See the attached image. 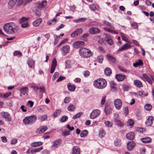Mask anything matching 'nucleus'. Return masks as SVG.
I'll use <instances>...</instances> for the list:
<instances>
[{
	"label": "nucleus",
	"mask_w": 154,
	"mask_h": 154,
	"mask_svg": "<svg viewBox=\"0 0 154 154\" xmlns=\"http://www.w3.org/2000/svg\"><path fill=\"white\" fill-rule=\"evenodd\" d=\"M61 112V110L57 109L54 113L53 114V116L54 117H56L57 116H59Z\"/></svg>",
	"instance_id": "c03bdc74"
},
{
	"label": "nucleus",
	"mask_w": 154,
	"mask_h": 154,
	"mask_svg": "<svg viewBox=\"0 0 154 154\" xmlns=\"http://www.w3.org/2000/svg\"><path fill=\"white\" fill-rule=\"evenodd\" d=\"M8 4L9 8H12L15 5L16 3L13 0H9Z\"/></svg>",
	"instance_id": "2f4dec72"
},
{
	"label": "nucleus",
	"mask_w": 154,
	"mask_h": 154,
	"mask_svg": "<svg viewBox=\"0 0 154 154\" xmlns=\"http://www.w3.org/2000/svg\"><path fill=\"white\" fill-rule=\"evenodd\" d=\"M105 125L107 127L109 128L112 127L113 125L112 122L109 121H107L104 122Z\"/></svg>",
	"instance_id": "a18cd8bd"
},
{
	"label": "nucleus",
	"mask_w": 154,
	"mask_h": 154,
	"mask_svg": "<svg viewBox=\"0 0 154 154\" xmlns=\"http://www.w3.org/2000/svg\"><path fill=\"white\" fill-rule=\"evenodd\" d=\"M61 140L59 139L54 141L52 143V145L51 146V148L53 149H54L56 148H58L60 146L61 143Z\"/></svg>",
	"instance_id": "1a4fd4ad"
},
{
	"label": "nucleus",
	"mask_w": 154,
	"mask_h": 154,
	"mask_svg": "<svg viewBox=\"0 0 154 154\" xmlns=\"http://www.w3.org/2000/svg\"><path fill=\"white\" fill-rule=\"evenodd\" d=\"M120 34L122 40L125 42H128V39L127 37V35L122 32H121Z\"/></svg>",
	"instance_id": "72a5a7b5"
},
{
	"label": "nucleus",
	"mask_w": 154,
	"mask_h": 154,
	"mask_svg": "<svg viewBox=\"0 0 154 154\" xmlns=\"http://www.w3.org/2000/svg\"><path fill=\"white\" fill-rule=\"evenodd\" d=\"M19 91L21 94L25 95L28 92L29 88L28 87H25L20 89Z\"/></svg>",
	"instance_id": "412c9836"
},
{
	"label": "nucleus",
	"mask_w": 154,
	"mask_h": 154,
	"mask_svg": "<svg viewBox=\"0 0 154 154\" xmlns=\"http://www.w3.org/2000/svg\"><path fill=\"white\" fill-rule=\"evenodd\" d=\"M47 118V116L46 115H44L39 116L38 119L40 122H42L46 120Z\"/></svg>",
	"instance_id": "f704fd0d"
},
{
	"label": "nucleus",
	"mask_w": 154,
	"mask_h": 154,
	"mask_svg": "<svg viewBox=\"0 0 154 154\" xmlns=\"http://www.w3.org/2000/svg\"><path fill=\"white\" fill-rule=\"evenodd\" d=\"M48 129L46 126H41L38 128L36 131V132L38 134H42L45 132Z\"/></svg>",
	"instance_id": "ddd939ff"
},
{
	"label": "nucleus",
	"mask_w": 154,
	"mask_h": 154,
	"mask_svg": "<svg viewBox=\"0 0 154 154\" xmlns=\"http://www.w3.org/2000/svg\"><path fill=\"white\" fill-rule=\"evenodd\" d=\"M29 66L30 67H32L34 65V63L32 59H28L27 61Z\"/></svg>",
	"instance_id": "4c0bfd02"
},
{
	"label": "nucleus",
	"mask_w": 154,
	"mask_h": 154,
	"mask_svg": "<svg viewBox=\"0 0 154 154\" xmlns=\"http://www.w3.org/2000/svg\"><path fill=\"white\" fill-rule=\"evenodd\" d=\"M20 108L23 112H26L27 111V108L24 105H22L20 107Z\"/></svg>",
	"instance_id": "338daca9"
},
{
	"label": "nucleus",
	"mask_w": 154,
	"mask_h": 154,
	"mask_svg": "<svg viewBox=\"0 0 154 154\" xmlns=\"http://www.w3.org/2000/svg\"><path fill=\"white\" fill-rule=\"evenodd\" d=\"M42 144V143L40 142H36L32 143L31 146L32 147H36L41 146Z\"/></svg>",
	"instance_id": "e433bc0d"
},
{
	"label": "nucleus",
	"mask_w": 154,
	"mask_h": 154,
	"mask_svg": "<svg viewBox=\"0 0 154 154\" xmlns=\"http://www.w3.org/2000/svg\"><path fill=\"white\" fill-rule=\"evenodd\" d=\"M127 123L128 126L132 127L133 125L134 124V122L132 119H130L128 120Z\"/></svg>",
	"instance_id": "09e8293b"
},
{
	"label": "nucleus",
	"mask_w": 154,
	"mask_h": 154,
	"mask_svg": "<svg viewBox=\"0 0 154 154\" xmlns=\"http://www.w3.org/2000/svg\"><path fill=\"white\" fill-rule=\"evenodd\" d=\"M42 19L40 18L36 20L33 22V25L35 26H38L42 23Z\"/></svg>",
	"instance_id": "bb28decb"
},
{
	"label": "nucleus",
	"mask_w": 154,
	"mask_h": 154,
	"mask_svg": "<svg viewBox=\"0 0 154 154\" xmlns=\"http://www.w3.org/2000/svg\"><path fill=\"white\" fill-rule=\"evenodd\" d=\"M33 105V102L31 101H29L27 103V105L28 106H29L30 107H32Z\"/></svg>",
	"instance_id": "69168bd1"
},
{
	"label": "nucleus",
	"mask_w": 154,
	"mask_h": 154,
	"mask_svg": "<svg viewBox=\"0 0 154 154\" xmlns=\"http://www.w3.org/2000/svg\"><path fill=\"white\" fill-rule=\"evenodd\" d=\"M103 23L105 24V25H106L107 26H109L113 29L114 28L113 26L110 23L106 21H103Z\"/></svg>",
	"instance_id": "3c124183"
},
{
	"label": "nucleus",
	"mask_w": 154,
	"mask_h": 154,
	"mask_svg": "<svg viewBox=\"0 0 154 154\" xmlns=\"http://www.w3.org/2000/svg\"><path fill=\"white\" fill-rule=\"evenodd\" d=\"M80 55L84 58H88L92 56L93 53L89 49L85 48H81L79 51Z\"/></svg>",
	"instance_id": "20e7f679"
},
{
	"label": "nucleus",
	"mask_w": 154,
	"mask_h": 154,
	"mask_svg": "<svg viewBox=\"0 0 154 154\" xmlns=\"http://www.w3.org/2000/svg\"><path fill=\"white\" fill-rule=\"evenodd\" d=\"M67 87L69 90L72 91H74L76 88L75 85H71L70 83L68 84Z\"/></svg>",
	"instance_id": "c756f323"
},
{
	"label": "nucleus",
	"mask_w": 154,
	"mask_h": 154,
	"mask_svg": "<svg viewBox=\"0 0 154 154\" xmlns=\"http://www.w3.org/2000/svg\"><path fill=\"white\" fill-rule=\"evenodd\" d=\"M140 140L142 142L145 143H150L152 141L151 138L149 137L141 138Z\"/></svg>",
	"instance_id": "393cba45"
},
{
	"label": "nucleus",
	"mask_w": 154,
	"mask_h": 154,
	"mask_svg": "<svg viewBox=\"0 0 154 154\" xmlns=\"http://www.w3.org/2000/svg\"><path fill=\"white\" fill-rule=\"evenodd\" d=\"M68 117L66 116H62L60 119V121L61 122H64L68 119Z\"/></svg>",
	"instance_id": "de8ad7c7"
},
{
	"label": "nucleus",
	"mask_w": 154,
	"mask_h": 154,
	"mask_svg": "<svg viewBox=\"0 0 154 154\" xmlns=\"http://www.w3.org/2000/svg\"><path fill=\"white\" fill-rule=\"evenodd\" d=\"M106 41L108 44L110 45H112L113 44L112 40L110 38L106 37Z\"/></svg>",
	"instance_id": "49530a36"
},
{
	"label": "nucleus",
	"mask_w": 154,
	"mask_h": 154,
	"mask_svg": "<svg viewBox=\"0 0 154 154\" xmlns=\"http://www.w3.org/2000/svg\"><path fill=\"white\" fill-rule=\"evenodd\" d=\"M134 84L138 87L140 88L143 87L142 83L138 80H135L134 81Z\"/></svg>",
	"instance_id": "c85d7f7f"
},
{
	"label": "nucleus",
	"mask_w": 154,
	"mask_h": 154,
	"mask_svg": "<svg viewBox=\"0 0 154 154\" xmlns=\"http://www.w3.org/2000/svg\"><path fill=\"white\" fill-rule=\"evenodd\" d=\"M29 26V23L28 22H26L21 24V26L23 28H26Z\"/></svg>",
	"instance_id": "13d9d810"
},
{
	"label": "nucleus",
	"mask_w": 154,
	"mask_h": 154,
	"mask_svg": "<svg viewBox=\"0 0 154 154\" xmlns=\"http://www.w3.org/2000/svg\"><path fill=\"white\" fill-rule=\"evenodd\" d=\"M3 29L6 32L12 34L17 32L19 29L14 23L11 22L5 23Z\"/></svg>",
	"instance_id": "f257e3e1"
},
{
	"label": "nucleus",
	"mask_w": 154,
	"mask_h": 154,
	"mask_svg": "<svg viewBox=\"0 0 154 154\" xmlns=\"http://www.w3.org/2000/svg\"><path fill=\"white\" fill-rule=\"evenodd\" d=\"M103 60V57L102 55H100L97 57V60L100 63H102Z\"/></svg>",
	"instance_id": "37998d69"
},
{
	"label": "nucleus",
	"mask_w": 154,
	"mask_h": 154,
	"mask_svg": "<svg viewBox=\"0 0 154 154\" xmlns=\"http://www.w3.org/2000/svg\"><path fill=\"white\" fill-rule=\"evenodd\" d=\"M100 111L98 109H96L93 110L90 114V118L94 119L97 117L100 114Z\"/></svg>",
	"instance_id": "423d86ee"
},
{
	"label": "nucleus",
	"mask_w": 154,
	"mask_h": 154,
	"mask_svg": "<svg viewBox=\"0 0 154 154\" xmlns=\"http://www.w3.org/2000/svg\"><path fill=\"white\" fill-rule=\"evenodd\" d=\"M140 153L141 154H144L145 153L146 149L144 147H143L140 149Z\"/></svg>",
	"instance_id": "774afa93"
},
{
	"label": "nucleus",
	"mask_w": 154,
	"mask_h": 154,
	"mask_svg": "<svg viewBox=\"0 0 154 154\" xmlns=\"http://www.w3.org/2000/svg\"><path fill=\"white\" fill-rule=\"evenodd\" d=\"M145 129L142 128H137V131L143 133L145 131Z\"/></svg>",
	"instance_id": "603ef678"
},
{
	"label": "nucleus",
	"mask_w": 154,
	"mask_h": 154,
	"mask_svg": "<svg viewBox=\"0 0 154 154\" xmlns=\"http://www.w3.org/2000/svg\"><path fill=\"white\" fill-rule=\"evenodd\" d=\"M106 96H104L102 97L101 102V105L103 106L106 102Z\"/></svg>",
	"instance_id": "5fc2aeb1"
},
{
	"label": "nucleus",
	"mask_w": 154,
	"mask_h": 154,
	"mask_svg": "<svg viewBox=\"0 0 154 154\" xmlns=\"http://www.w3.org/2000/svg\"><path fill=\"white\" fill-rule=\"evenodd\" d=\"M131 46L130 44L128 43H126L122 45L121 47L119 49V50L123 51L124 50H127L131 48Z\"/></svg>",
	"instance_id": "b1692460"
},
{
	"label": "nucleus",
	"mask_w": 154,
	"mask_h": 154,
	"mask_svg": "<svg viewBox=\"0 0 154 154\" xmlns=\"http://www.w3.org/2000/svg\"><path fill=\"white\" fill-rule=\"evenodd\" d=\"M81 115L82 113H81L80 112H79L75 115L73 117V119H75L79 118L81 116Z\"/></svg>",
	"instance_id": "0e129e2a"
},
{
	"label": "nucleus",
	"mask_w": 154,
	"mask_h": 154,
	"mask_svg": "<svg viewBox=\"0 0 154 154\" xmlns=\"http://www.w3.org/2000/svg\"><path fill=\"white\" fill-rule=\"evenodd\" d=\"M70 47L68 45H65L63 46L61 49L62 52V54L63 56H65L69 51Z\"/></svg>",
	"instance_id": "9b49d317"
},
{
	"label": "nucleus",
	"mask_w": 154,
	"mask_h": 154,
	"mask_svg": "<svg viewBox=\"0 0 154 154\" xmlns=\"http://www.w3.org/2000/svg\"><path fill=\"white\" fill-rule=\"evenodd\" d=\"M144 108L146 110L149 111L151 109L152 106L149 104H146L144 106Z\"/></svg>",
	"instance_id": "8fccbe9b"
},
{
	"label": "nucleus",
	"mask_w": 154,
	"mask_h": 154,
	"mask_svg": "<svg viewBox=\"0 0 154 154\" xmlns=\"http://www.w3.org/2000/svg\"><path fill=\"white\" fill-rule=\"evenodd\" d=\"M39 89L40 91L42 93H45V87H40L39 88Z\"/></svg>",
	"instance_id": "680f3d73"
},
{
	"label": "nucleus",
	"mask_w": 154,
	"mask_h": 154,
	"mask_svg": "<svg viewBox=\"0 0 154 154\" xmlns=\"http://www.w3.org/2000/svg\"><path fill=\"white\" fill-rule=\"evenodd\" d=\"M47 2L43 1L37 2L33 9V11L35 15L39 17L41 15V11L42 9L46 8Z\"/></svg>",
	"instance_id": "f03ea898"
},
{
	"label": "nucleus",
	"mask_w": 154,
	"mask_h": 154,
	"mask_svg": "<svg viewBox=\"0 0 154 154\" xmlns=\"http://www.w3.org/2000/svg\"><path fill=\"white\" fill-rule=\"evenodd\" d=\"M114 143L115 145L116 146H119L121 144L120 140L117 138L114 140Z\"/></svg>",
	"instance_id": "a19ab883"
},
{
	"label": "nucleus",
	"mask_w": 154,
	"mask_h": 154,
	"mask_svg": "<svg viewBox=\"0 0 154 154\" xmlns=\"http://www.w3.org/2000/svg\"><path fill=\"white\" fill-rule=\"evenodd\" d=\"M114 122L118 126L120 127H123L124 125L123 123L120 120L118 119H116L114 120Z\"/></svg>",
	"instance_id": "a878e982"
},
{
	"label": "nucleus",
	"mask_w": 154,
	"mask_h": 154,
	"mask_svg": "<svg viewBox=\"0 0 154 154\" xmlns=\"http://www.w3.org/2000/svg\"><path fill=\"white\" fill-rule=\"evenodd\" d=\"M142 75L143 77L149 84L151 85L152 84V80H153V79L152 76L149 77L147 75L145 74H143Z\"/></svg>",
	"instance_id": "a211bd4d"
},
{
	"label": "nucleus",
	"mask_w": 154,
	"mask_h": 154,
	"mask_svg": "<svg viewBox=\"0 0 154 154\" xmlns=\"http://www.w3.org/2000/svg\"><path fill=\"white\" fill-rule=\"evenodd\" d=\"M89 32L91 34H95L100 32V30L97 28L92 27L89 29Z\"/></svg>",
	"instance_id": "dca6fc26"
},
{
	"label": "nucleus",
	"mask_w": 154,
	"mask_h": 154,
	"mask_svg": "<svg viewBox=\"0 0 154 154\" xmlns=\"http://www.w3.org/2000/svg\"><path fill=\"white\" fill-rule=\"evenodd\" d=\"M135 146V143L134 141L128 142L127 144V148L128 149L131 150L133 149Z\"/></svg>",
	"instance_id": "f3484780"
},
{
	"label": "nucleus",
	"mask_w": 154,
	"mask_h": 154,
	"mask_svg": "<svg viewBox=\"0 0 154 154\" xmlns=\"http://www.w3.org/2000/svg\"><path fill=\"white\" fill-rule=\"evenodd\" d=\"M94 86L97 88L102 89L105 88L107 85V82L104 79L99 78L93 82Z\"/></svg>",
	"instance_id": "7ed1b4c3"
},
{
	"label": "nucleus",
	"mask_w": 154,
	"mask_h": 154,
	"mask_svg": "<svg viewBox=\"0 0 154 154\" xmlns=\"http://www.w3.org/2000/svg\"><path fill=\"white\" fill-rule=\"evenodd\" d=\"M11 94L12 93L11 92H9L4 94L0 93V97L3 98H6L11 95Z\"/></svg>",
	"instance_id": "7c9ffc66"
},
{
	"label": "nucleus",
	"mask_w": 154,
	"mask_h": 154,
	"mask_svg": "<svg viewBox=\"0 0 154 154\" xmlns=\"http://www.w3.org/2000/svg\"><path fill=\"white\" fill-rule=\"evenodd\" d=\"M107 59L112 63H115L116 61V59L114 57L108 54L106 55Z\"/></svg>",
	"instance_id": "4be33fe9"
},
{
	"label": "nucleus",
	"mask_w": 154,
	"mask_h": 154,
	"mask_svg": "<svg viewBox=\"0 0 154 154\" xmlns=\"http://www.w3.org/2000/svg\"><path fill=\"white\" fill-rule=\"evenodd\" d=\"M86 20V18H81L78 20H73V21L74 22L78 23H80L81 22H83L85 21Z\"/></svg>",
	"instance_id": "58836bf2"
},
{
	"label": "nucleus",
	"mask_w": 154,
	"mask_h": 154,
	"mask_svg": "<svg viewBox=\"0 0 154 154\" xmlns=\"http://www.w3.org/2000/svg\"><path fill=\"white\" fill-rule=\"evenodd\" d=\"M85 44L83 41H78L74 42L73 44V47L75 48H79L81 46Z\"/></svg>",
	"instance_id": "2eb2a0df"
},
{
	"label": "nucleus",
	"mask_w": 154,
	"mask_h": 154,
	"mask_svg": "<svg viewBox=\"0 0 154 154\" xmlns=\"http://www.w3.org/2000/svg\"><path fill=\"white\" fill-rule=\"evenodd\" d=\"M57 65V62L55 58H54L53 59L52 63L50 72L52 74L54 72Z\"/></svg>",
	"instance_id": "f8f14e48"
},
{
	"label": "nucleus",
	"mask_w": 154,
	"mask_h": 154,
	"mask_svg": "<svg viewBox=\"0 0 154 154\" xmlns=\"http://www.w3.org/2000/svg\"><path fill=\"white\" fill-rule=\"evenodd\" d=\"M29 18H26L25 17H23L21 18L19 20V22L20 23H23L26 22H27V21L29 20Z\"/></svg>",
	"instance_id": "c9c22d12"
},
{
	"label": "nucleus",
	"mask_w": 154,
	"mask_h": 154,
	"mask_svg": "<svg viewBox=\"0 0 154 154\" xmlns=\"http://www.w3.org/2000/svg\"><path fill=\"white\" fill-rule=\"evenodd\" d=\"M127 138L130 140H133L134 138V135H126Z\"/></svg>",
	"instance_id": "4d7b16f0"
},
{
	"label": "nucleus",
	"mask_w": 154,
	"mask_h": 154,
	"mask_svg": "<svg viewBox=\"0 0 154 154\" xmlns=\"http://www.w3.org/2000/svg\"><path fill=\"white\" fill-rule=\"evenodd\" d=\"M59 75V73L58 72H55L54 73L53 75V77L52 78V79L53 80H54L56 78H57Z\"/></svg>",
	"instance_id": "bf43d9fd"
},
{
	"label": "nucleus",
	"mask_w": 154,
	"mask_h": 154,
	"mask_svg": "<svg viewBox=\"0 0 154 154\" xmlns=\"http://www.w3.org/2000/svg\"><path fill=\"white\" fill-rule=\"evenodd\" d=\"M83 32V29L82 28H78L73 32L70 35L72 37H75L78 35H80Z\"/></svg>",
	"instance_id": "9d476101"
},
{
	"label": "nucleus",
	"mask_w": 154,
	"mask_h": 154,
	"mask_svg": "<svg viewBox=\"0 0 154 154\" xmlns=\"http://www.w3.org/2000/svg\"><path fill=\"white\" fill-rule=\"evenodd\" d=\"M143 64V62L141 60H139L138 61L133 63V66L135 67H137L138 66H140Z\"/></svg>",
	"instance_id": "79ce46f5"
},
{
	"label": "nucleus",
	"mask_w": 154,
	"mask_h": 154,
	"mask_svg": "<svg viewBox=\"0 0 154 154\" xmlns=\"http://www.w3.org/2000/svg\"><path fill=\"white\" fill-rule=\"evenodd\" d=\"M112 72L111 69L109 68H106L104 70V73L107 76H109L111 74Z\"/></svg>",
	"instance_id": "473e14b6"
},
{
	"label": "nucleus",
	"mask_w": 154,
	"mask_h": 154,
	"mask_svg": "<svg viewBox=\"0 0 154 154\" xmlns=\"http://www.w3.org/2000/svg\"><path fill=\"white\" fill-rule=\"evenodd\" d=\"M75 109V106L72 104H70L67 108L68 110L70 111H73Z\"/></svg>",
	"instance_id": "ea45409f"
},
{
	"label": "nucleus",
	"mask_w": 154,
	"mask_h": 154,
	"mask_svg": "<svg viewBox=\"0 0 154 154\" xmlns=\"http://www.w3.org/2000/svg\"><path fill=\"white\" fill-rule=\"evenodd\" d=\"M104 111L106 115H108L112 113V109L109 106L105 104Z\"/></svg>",
	"instance_id": "4468645a"
},
{
	"label": "nucleus",
	"mask_w": 154,
	"mask_h": 154,
	"mask_svg": "<svg viewBox=\"0 0 154 154\" xmlns=\"http://www.w3.org/2000/svg\"><path fill=\"white\" fill-rule=\"evenodd\" d=\"M14 56L19 55L21 56L22 55V53L21 52L19 51H15L14 52Z\"/></svg>",
	"instance_id": "052dcab7"
},
{
	"label": "nucleus",
	"mask_w": 154,
	"mask_h": 154,
	"mask_svg": "<svg viewBox=\"0 0 154 154\" xmlns=\"http://www.w3.org/2000/svg\"><path fill=\"white\" fill-rule=\"evenodd\" d=\"M110 86L111 88H115L116 87V85L113 81H111L110 82Z\"/></svg>",
	"instance_id": "864d4df0"
},
{
	"label": "nucleus",
	"mask_w": 154,
	"mask_h": 154,
	"mask_svg": "<svg viewBox=\"0 0 154 154\" xmlns=\"http://www.w3.org/2000/svg\"><path fill=\"white\" fill-rule=\"evenodd\" d=\"M126 76L125 75H122L120 74H116V78L117 80L119 82L123 81L125 78Z\"/></svg>",
	"instance_id": "5701e85b"
},
{
	"label": "nucleus",
	"mask_w": 154,
	"mask_h": 154,
	"mask_svg": "<svg viewBox=\"0 0 154 154\" xmlns=\"http://www.w3.org/2000/svg\"><path fill=\"white\" fill-rule=\"evenodd\" d=\"M37 119L35 116L33 115L26 117L23 120L25 124L31 125Z\"/></svg>",
	"instance_id": "39448f33"
},
{
	"label": "nucleus",
	"mask_w": 154,
	"mask_h": 154,
	"mask_svg": "<svg viewBox=\"0 0 154 154\" xmlns=\"http://www.w3.org/2000/svg\"><path fill=\"white\" fill-rule=\"evenodd\" d=\"M153 118L152 116H149L147 119L146 124L148 126H150L152 124L153 121Z\"/></svg>",
	"instance_id": "aec40b11"
},
{
	"label": "nucleus",
	"mask_w": 154,
	"mask_h": 154,
	"mask_svg": "<svg viewBox=\"0 0 154 154\" xmlns=\"http://www.w3.org/2000/svg\"><path fill=\"white\" fill-rule=\"evenodd\" d=\"M89 8L92 11L98 10L99 9V6L96 4H93L89 6Z\"/></svg>",
	"instance_id": "6ab92c4d"
},
{
	"label": "nucleus",
	"mask_w": 154,
	"mask_h": 154,
	"mask_svg": "<svg viewBox=\"0 0 154 154\" xmlns=\"http://www.w3.org/2000/svg\"><path fill=\"white\" fill-rule=\"evenodd\" d=\"M1 116L7 121L10 122L11 121V118L9 114L7 112H3L1 113Z\"/></svg>",
	"instance_id": "0eeeda50"
},
{
	"label": "nucleus",
	"mask_w": 154,
	"mask_h": 154,
	"mask_svg": "<svg viewBox=\"0 0 154 154\" xmlns=\"http://www.w3.org/2000/svg\"><path fill=\"white\" fill-rule=\"evenodd\" d=\"M114 104L116 108L117 109H121L122 105V102L121 99H117L114 101Z\"/></svg>",
	"instance_id": "6e6552de"
},
{
	"label": "nucleus",
	"mask_w": 154,
	"mask_h": 154,
	"mask_svg": "<svg viewBox=\"0 0 154 154\" xmlns=\"http://www.w3.org/2000/svg\"><path fill=\"white\" fill-rule=\"evenodd\" d=\"M70 100V99L69 97H66L64 99V102L65 103H68Z\"/></svg>",
	"instance_id": "e2e57ef3"
},
{
	"label": "nucleus",
	"mask_w": 154,
	"mask_h": 154,
	"mask_svg": "<svg viewBox=\"0 0 154 154\" xmlns=\"http://www.w3.org/2000/svg\"><path fill=\"white\" fill-rule=\"evenodd\" d=\"M43 149V147L42 146L38 148L35 149L33 150V152H36L40 151Z\"/></svg>",
	"instance_id": "6e6d98bb"
},
{
	"label": "nucleus",
	"mask_w": 154,
	"mask_h": 154,
	"mask_svg": "<svg viewBox=\"0 0 154 154\" xmlns=\"http://www.w3.org/2000/svg\"><path fill=\"white\" fill-rule=\"evenodd\" d=\"M72 154H80V150L77 146H74L73 149Z\"/></svg>",
	"instance_id": "cd10ccee"
}]
</instances>
